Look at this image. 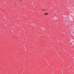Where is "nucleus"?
<instances>
[{
    "label": "nucleus",
    "mask_w": 74,
    "mask_h": 74,
    "mask_svg": "<svg viewBox=\"0 0 74 74\" xmlns=\"http://www.w3.org/2000/svg\"><path fill=\"white\" fill-rule=\"evenodd\" d=\"M45 15H47V13H45Z\"/></svg>",
    "instance_id": "obj_1"
},
{
    "label": "nucleus",
    "mask_w": 74,
    "mask_h": 74,
    "mask_svg": "<svg viewBox=\"0 0 74 74\" xmlns=\"http://www.w3.org/2000/svg\"><path fill=\"white\" fill-rule=\"evenodd\" d=\"M44 10H45V9L42 10V11H44Z\"/></svg>",
    "instance_id": "obj_2"
},
{
    "label": "nucleus",
    "mask_w": 74,
    "mask_h": 74,
    "mask_svg": "<svg viewBox=\"0 0 74 74\" xmlns=\"http://www.w3.org/2000/svg\"><path fill=\"white\" fill-rule=\"evenodd\" d=\"M47 15H48V13H47Z\"/></svg>",
    "instance_id": "obj_3"
},
{
    "label": "nucleus",
    "mask_w": 74,
    "mask_h": 74,
    "mask_svg": "<svg viewBox=\"0 0 74 74\" xmlns=\"http://www.w3.org/2000/svg\"><path fill=\"white\" fill-rule=\"evenodd\" d=\"M20 1H21V0Z\"/></svg>",
    "instance_id": "obj_4"
}]
</instances>
